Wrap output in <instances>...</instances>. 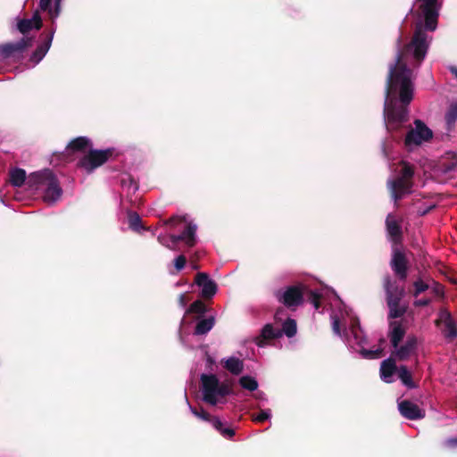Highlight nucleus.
I'll return each mask as SVG.
<instances>
[{
    "mask_svg": "<svg viewBox=\"0 0 457 457\" xmlns=\"http://www.w3.org/2000/svg\"><path fill=\"white\" fill-rule=\"evenodd\" d=\"M430 40L420 22L408 45L401 47V36L397 38L395 60L388 67L383 112L386 129L392 137L409 120L407 106L413 98L415 71L425 59Z\"/></svg>",
    "mask_w": 457,
    "mask_h": 457,
    "instance_id": "obj_1",
    "label": "nucleus"
},
{
    "mask_svg": "<svg viewBox=\"0 0 457 457\" xmlns=\"http://www.w3.org/2000/svg\"><path fill=\"white\" fill-rule=\"evenodd\" d=\"M10 182L17 187L26 182L30 190L41 194L44 202L48 204H55L62 195L58 179L49 169L31 173L27 179L24 170L13 169L10 171Z\"/></svg>",
    "mask_w": 457,
    "mask_h": 457,
    "instance_id": "obj_2",
    "label": "nucleus"
},
{
    "mask_svg": "<svg viewBox=\"0 0 457 457\" xmlns=\"http://www.w3.org/2000/svg\"><path fill=\"white\" fill-rule=\"evenodd\" d=\"M332 329L335 335L343 338L348 346L354 352L359 353L364 359L373 360L381 356L382 348L367 349V338L360 326L358 318H352L348 328L341 329V321L337 314H331Z\"/></svg>",
    "mask_w": 457,
    "mask_h": 457,
    "instance_id": "obj_3",
    "label": "nucleus"
},
{
    "mask_svg": "<svg viewBox=\"0 0 457 457\" xmlns=\"http://www.w3.org/2000/svg\"><path fill=\"white\" fill-rule=\"evenodd\" d=\"M201 392L203 401L215 406L226 403V397L232 394V388L228 383L220 381L216 375L202 374Z\"/></svg>",
    "mask_w": 457,
    "mask_h": 457,
    "instance_id": "obj_4",
    "label": "nucleus"
},
{
    "mask_svg": "<svg viewBox=\"0 0 457 457\" xmlns=\"http://www.w3.org/2000/svg\"><path fill=\"white\" fill-rule=\"evenodd\" d=\"M397 169L398 174L396 177L387 180L391 197L395 203L411 193L413 186L412 178L414 175L412 166L407 162H401Z\"/></svg>",
    "mask_w": 457,
    "mask_h": 457,
    "instance_id": "obj_5",
    "label": "nucleus"
},
{
    "mask_svg": "<svg viewBox=\"0 0 457 457\" xmlns=\"http://www.w3.org/2000/svg\"><path fill=\"white\" fill-rule=\"evenodd\" d=\"M384 287L386 294V302L389 308V318H399L405 312V308L399 303L403 296L404 290L393 282L389 277L384 279Z\"/></svg>",
    "mask_w": 457,
    "mask_h": 457,
    "instance_id": "obj_6",
    "label": "nucleus"
},
{
    "mask_svg": "<svg viewBox=\"0 0 457 457\" xmlns=\"http://www.w3.org/2000/svg\"><path fill=\"white\" fill-rule=\"evenodd\" d=\"M306 289L303 285L290 286L277 290L275 296L286 307L295 309L303 303V295L306 293Z\"/></svg>",
    "mask_w": 457,
    "mask_h": 457,
    "instance_id": "obj_7",
    "label": "nucleus"
},
{
    "mask_svg": "<svg viewBox=\"0 0 457 457\" xmlns=\"http://www.w3.org/2000/svg\"><path fill=\"white\" fill-rule=\"evenodd\" d=\"M433 137V131L420 120H414V128L411 129L405 137V145L412 149Z\"/></svg>",
    "mask_w": 457,
    "mask_h": 457,
    "instance_id": "obj_8",
    "label": "nucleus"
},
{
    "mask_svg": "<svg viewBox=\"0 0 457 457\" xmlns=\"http://www.w3.org/2000/svg\"><path fill=\"white\" fill-rule=\"evenodd\" d=\"M419 15L425 21L424 29L434 31L436 29L440 4L437 0H418Z\"/></svg>",
    "mask_w": 457,
    "mask_h": 457,
    "instance_id": "obj_9",
    "label": "nucleus"
},
{
    "mask_svg": "<svg viewBox=\"0 0 457 457\" xmlns=\"http://www.w3.org/2000/svg\"><path fill=\"white\" fill-rule=\"evenodd\" d=\"M187 403L192 414L196 418L210 422L212 426L225 438L231 439L235 435V430L227 425L226 422H223L218 417H212L208 412H206L204 409L198 411L194 408L188 402L186 397Z\"/></svg>",
    "mask_w": 457,
    "mask_h": 457,
    "instance_id": "obj_10",
    "label": "nucleus"
},
{
    "mask_svg": "<svg viewBox=\"0 0 457 457\" xmlns=\"http://www.w3.org/2000/svg\"><path fill=\"white\" fill-rule=\"evenodd\" d=\"M111 151L107 150H90L79 162V167L87 173L93 172L96 168L107 162Z\"/></svg>",
    "mask_w": 457,
    "mask_h": 457,
    "instance_id": "obj_11",
    "label": "nucleus"
},
{
    "mask_svg": "<svg viewBox=\"0 0 457 457\" xmlns=\"http://www.w3.org/2000/svg\"><path fill=\"white\" fill-rule=\"evenodd\" d=\"M31 44L32 38L23 37L16 42L0 45V61L6 60L16 54H22L25 49L31 46Z\"/></svg>",
    "mask_w": 457,
    "mask_h": 457,
    "instance_id": "obj_12",
    "label": "nucleus"
},
{
    "mask_svg": "<svg viewBox=\"0 0 457 457\" xmlns=\"http://www.w3.org/2000/svg\"><path fill=\"white\" fill-rule=\"evenodd\" d=\"M442 324V333L447 340H453L457 337V321L452 317L446 310L439 312L437 325Z\"/></svg>",
    "mask_w": 457,
    "mask_h": 457,
    "instance_id": "obj_13",
    "label": "nucleus"
},
{
    "mask_svg": "<svg viewBox=\"0 0 457 457\" xmlns=\"http://www.w3.org/2000/svg\"><path fill=\"white\" fill-rule=\"evenodd\" d=\"M196 229L197 226L195 223L189 222L179 235H170V241L173 245H177L178 242L182 241L187 246L192 247L197 241Z\"/></svg>",
    "mask_w": 457,
    "mask_h": 457,
    "instance_id": "obj_14",
    "label": "nucleus"
},
{
    "mask_svg": "<svg viewBox=\"0 0 457 457\" xmlns=\"http://www.w3.org/2000/svg\"><path fill=\"white\" fill-rule=\"evenodd\" d=\"M195 284L202 288V295L212 298L217 292V284L204 272L197 273Z\"/></svg>",
    "mask_w": 457,
    "mask_h": 457,
    "instance_id": "obj_15",
    "label": "nucleus"
},
{
    "mask_svg": "<svg viewBox=\"0 0 457 457\" xmlns=\"http://www.w3.org/2000/svg\"><path fill=\"white\" fill-rule=\"evenodd\" d=\"M398 410L404 418L411 420H420L425 416L423 410H421L417 404L408 400L399 402Z\"/></svg>",
    "mask_w": 457,
    "mask_h": 457,
    "instance_id": "obj_16",
    "label": "nucleus"
},
{
    "mask_svg": "<svg viewBox=\"0 0 457 457\" xmlns=\"http://www.w3.org/2000/svg\"><path fill=\"white\" fill-rule=\"evenodd\" d=\"M393 348V353L396 358L400 361H404L415 353L417 348V339L413 336L408 337L403 345H398V346Z\"/></svg>",
    "mask_w": 457,
    "mask_h": 457,
    "instance_id": "obj_17",
    "label": "nucleus"
},
{
    "mask_svg": "<svg viewBox=\"0 0 457 457\" xmlns=\"http://www.w3.org/2000/svg\"><path fill=\"white\" fill-rule=\"evenodd\" d=\"M391 267L400 279L404 280L407 278V262L402 252L398 250L394 251Z\"/></svg>",
    "mask_w": 457,
    "mask_h": 457,
    "instance_id": "obj_18",
    "label": "nucleus"
},
{
    "mask_svg": "<svg viewBox=\"0 0 457 457\" xmlns=\"http://www.w3.org/2000/svg\"><path fill=\"white\" fill-rule=\"evenodd\" d=\"M281 337L282 331L280 328H274L272 324H266L262 328L260 336L255 337L254 343L259 347H264L268 340L278 338Z\"/></svg>",
    "mask_w": 457,
    "mask_h": 457,
    "instance_id": "obj_19",
    "label": "nucleus"
},
{
    "mask_svg": "<svg viewBox=\"0 0 457 457\" xmlns=\"http://www.w3.org/2000/svg\"><path fill=\"white\" fill-rule=\"evenodd\" d=\"M55 33V29H52L49 35H47L46 38L41 43L37 49L32 53L29 60L34 63V65L39 63L43 58L46 56L47 52L49 51L52 41L54 38V35Z\"/></svg>",
    "mask_w": 457,
    "mask_h": 457,
    "instance_id": "obj_20",
    "label": "nucleus"
},
{
    "mask_svg": "<svg viewBox=\"0 0 457 457\" xmlns=\"http://www.w3.org/2000/svg\"><path fill=\"white\" fill-rule=\"evenodd\" d=\"M41 27L42 20L37 11L30 19H22L17 23V29L22 34H26L33 29H39Z\"/></svg>",
    "mask_w": 457,
    "mask_h": 457,
    "instance_id": "obj_21",
    "label": "nucleus"
},
{
    "mask_svg": "<svg viewBox=\"0 0 457 457\" xmlns=\"http://www.w3.org/2000/svg\"><path fill=\"white\" fill-rule=\"evenodd\" d=\"M396 370L397 367L394 359L388 358L384 360L380 365L381 379L386 383L393 382V377Z\"/></svg>",
    "mask_w": 457,
    "mask_h": 457,
    "instance_id": "obj_22",
    "label": "nucleus"
},
{
    "mask_svg": "<svg viewBox=\"0 0 457 457\" xmlns=\"http://www.w3.org/2000/svg\"><path fill=\"white\" fill-rule=\"evenodd\" d=\"M220 362L223 368L232 375H239L244 370V361L235 356L223 358Z\"/></svg>",
    "mask_w": 457,
    "mask_h": 457,
    "instance_id": "obj_23",
    "label": "nucleus"
},
{
    "mask_svg": "<svg viewBox=\"0 0 457 457\" xmlns=\"http://www.w3.org/2000/svg\"><path fill=\"white\" fill-rule=\"evenodd\" d=\"M405 335V329L401 322L393 321L390 323L389 338L393 347L398 346Z\"/></svg>",
    "mask_w": 457,
    "mask_h": 457,
    "instance_id": "obj_24",
    "label": "nucleus"
},
{
    "mask_svg": "<svg viewBox=\"0 0 457 457\" xmlns=\"http://www.w3.org/2000/svg\"><path fill=\"white\" fill-rule=\"evenodd\" d=\"M445 120L446 131L451 132L454 129L455 123L457 121V101L450 104L445 112Z\"/></svg>",
    "mask_w": 457,
    "mask_h": 457,
    "instance_id": "obj_25",
    "label": "nucleus"
},
{
    "mask_svg": "<svg viewBox=\"0 0 457 457\" xmlns=\"http://www.w3.org/2000/svg\"><path fill=\"white\" fill-rule=\"evenodd\" d=\"M120 186L128 194H134L139 187L137 181L131 174L129 173L122 174L120 178Z\"/></svg>",
    "mask_w": 457,
    "mask_h": 457,
    "instance_id": "obj_26",
    "label": "nucleus"
},
{
    "mask_svg": "<svg viewBox=\"0 0 457 457\" xmlns=\"http://www.w3.org/2000/svg\"><path fill=\"white\" fill-rule=\"evenodd\" d=\"M386 224L387 232L392 238L396 239L400 237L402 233L401 227L393 215H387Z\"/></svg>",
    "mask_w": 457,
    "mask_h": 457,
    "instance_id": "obj_27",
    "label": "nucleus"
},
{
    "mask_svg": "<svg viewBox=\"0 0 457 457\" xmlns=\"http://www.w3.org/2000/svg\"><path fill=\"white\" fill-rule=\"evenodd\" d=\"M213 317L200 320L195 326V335H205L213 328Z\"/></svg>",
    "mask_w": 457,
    "mask_h": 457,
    "instance_id": "obj_28",
    "label": "nucleus"
},
{
    "mask_svg": "<svg viewBox=\"0 0 457 457\" xmlns=\"http://www.w3.org/2000/svg\"><path fill=\"white\" fill-rule=\"evenodd\" d=\"M282 336L286 335L287 337H293L297 332L296 321L294 319L288 318L282 324Z\"/></svg>",
    "mask_w": 457,
    "mask_h": 457,
    "instance_id": "obj_29",
    "label": "nucleus"
},
{
    "mask_svg": "<svg viewBox=\"0 0 457 457\" xmlns=\"http://www.w3.org/2000/svg\"><path fill=\"white\" fill-rule=\"evenodd\" d=\"M398 378L401 379L403 385H405L409 388L415 387V385L412 382L411 372L408 370L407 367L404 365L400 366L397 369Z\"/></svg>",
    "mask_w": 457,
    "mask_h": 457,
    "instance_id": "obj_30",
    "label": "nucleus"
},
{
    "mask_svg": "<svg viewBox=\"0 0 457 457\" xmlns=\"http://www.w3.org/2000/svg\"><path fill=\"white\" fill-rule=\"evenodd\" d=\"M89 139L86 137H79L73 140H71L67 148L71 151H80L85 149L88 144Z\"/></svg>",
    "mask_w": 457,
    "mask_h": 457,
    "instance_id": "obj_31",
    "label": "nucleus"
},
{
    "mask_svg": "<svg viewBox=\"0 0 457 457\" xmlns=\"http://www.w3.org/2000/svg\"><path fill=\"white\" fill-rule=\"evenodd\" d=\"M239 385L245 390L255 391L258 388V381L248 375L243 376L239 378Z\"/></svg>",
    "mask_w": 457,
    "mask_h": 457,
    "instance_id": "obj_32",
    "label": "nucleus"
},
{
    "mask_svg": "<svg viewBox=\"0 0 457 457\" xmlns=\"http://www.w3.org/2000/svg\"><path fill=\"white\" fill-rule=\"evenodd\" d=\"M128 220L129 226L132 230L139 232L140 230L144 229L141 224V218L137 212H129L128 214Z\"/></svg>",
    "mask_w": 457,
    "mask_h": 457,
    "instance_id": "obj_33",
    "label": "nucleus"
},
{
    "mask_svg": "<svg viewBox=\"0 0 457 457\" xmlns=\"http://www.w3.org/2000/svg\"><path fill=\"white\" fill-rule=\"evenodd\" d=\"M205 312L206 307L204 303L202 301L197 300L189 306V308L186 311V314L195 313L201 316L204 314Z\"/></svg>",
    "mask_w": 457,
    "mask_h": 457,
    "instance_id": "obj_34",
    "label": "nucleus"
},
{
    "mask_svg": "<svg viewBox=\"0 0 457 457\" xmlns=\"http://www.w3.org/2000/svg\"><path fill=\"white\" fill-rule=\"evenodd\" d=\"M307 296L315 310H318L320 308V299L322 298V293L318 290H310L307 293Z\"/></svg>",
    "mask_w": 457,
    "mask_h": 457,
    "instance_id": "obj_35",
    "label": "nucleus"
},
{
    "mask_svg": "<svg viewBox=\"0 0 457 457\" xmlns=\"http://www.w3.org/2000/svg\"><path fill=\"white\" fill-rule=\"evenodd\" d=\"M271 418V411L270 409L261 410V411L257 414H253L252 419L255 422H263Z\"/></svg>",
    "mask_w": 457,
    "mask_h": 457,
    "instance_id": "obj_36",
    "label": "nucleus"
},
{
    "mask_svg": "<svg viewBox=\"0 0 457 457\" xmlns=\"http://www.w3.org/2000/svg\"><path fill=\"white\" fill-rule=\"evenodd\" d=\"M62 0H54V9L49 10V17L53 21V22L55 21V20L58 18V16L61 13L62 11Z\"/></svg>",
    "mask_w": 457,
    "mask_h": 457,
    "instance_id": "obj_37",
    "label": "nucleus"
},
{
    "mask_svg": "<svg viewBox=\"0 0 457 457\" xmlns=\"http://www.w3.org/2000/svg\"><path fill=\"white\" fill-rule=\"evenodd\" d=\"M413 286L415 287L414 296L419 295L420 293L426 291L429 287V285L420 278L417 279Z\"/></svg>",
    "mask_w": 457,
    "mask_h": 457,
    "instance_id": "obj_38",
    "label": "nucleus"
},
{
    "mask_svg": "<svg viewBox=\"0 0 457 457\" xmlns=\"http://www.w3.org/2000/svg\"><path fill=\"white\" fill-rule=\"evenodd\" d=\"M157 240L158 242L162 245L163 246L170 249V250H175V245H173L170 241V236L168 237L166 236H163V235H159L158 237H157Z\"/></svg>",
    "mask_w": 457,
    "mask_h": 457,
    "instance_id": "obj_39",
    "label": "nucleus"
},
{
    "mask_svg": "<svg viewBox=\"0 0 457 457\" xmlns=\"http://www.w3.org/2000/svg\"><path fill=\"white\" fill-rule=\"evenodd\" d=\"M186 262H187L186 257L184 255H179L174 260V266L177 270H181L185 267Z\"/></svg>",
    "mask_w": 457,
    "mask_h": 457,
    "instance_id": "obj_40",
    "label": "nucleus"
},
{
    "mask_svg": "<svg viewBox=\"0 0 457 457\" xmlns=\"http://www.w3.org/2000/svg\"><path fill=\"white\" fill-rule=\"evenodd\" d=\"M52 1L53 0H40L38 4L39 9L49 13V10L54 9V7L51 6Z\"/></svg>",
    "mask_w": 457,
    "mask_h": 457,
    "instance_id": "obj_41",
    "label": "nucleus"
},
{
    "mask_svg": "<svg viewBox=\"0 0 457 457\" xmlns=\"http://www.w3.org/2000/svg\"><path fill=\"white\" fill-rule=\"evenodd\" d=\"M381 148H382V152H383V154L385 155V157L389 158L390 157V152H389V145H388V141L387 140H385L382 143Z\"/></svg>",
    "mask_w": 457,
    "mask_h": 457,
    "instance_id": "obj_42",
    "label": "nucleus"
},
{
    "mask_svg": "<svg viewBox=\"0 0 457 457\" xmlns=\"http://www.w3.org/2000/svg\"><path fill=\"white\" fill-rule=\"evenodd\" d=\"M179 304L181 308H185L187 304V298L186 294H180L179 296Z\"/></svg>",
    "mask_w": 457,
    "mask_h": 457,
    "instance_id": "obj_43",
    "label": "nucleus"
},
{
    "mask_svg": "<svg viewBox=\"0 0 457 457\" xmlns=\"http://www.w3.org/2000/svg\"><path fill=\"white\" fill-rule=\"evenodd\" d=\"M435 206L434 205H429L426 208H419L418 210V214L420 216H423L425 214H427L430 210H432Z\"/></svg>",
    "mask_w": 457,
    "mask_h": 457,
    "instance_id": "obj_44",
    "label": "nucleus"
},
{
    "mask_svg": "<svg viewBox=\"0 0 457 457\" xmlns=\"http://www.w3.org/2000/svg\"><path fill=\"white\" fill-rule=\"evenodd\" d=\"M181 221H182V219H181V218H179V217H173V218L169 219V220L166 221V224H167V225H170V226H176L177 222H181Z\"/></svg>",
    "mask_w": 457,
    "mask_h": 457,
    "instance_id": "obj_45",
    "label": "nucleus"
},
{
    "mask_svg": "<svg viewBox=\"0 0 457 457\" xmlns=\"http://www.w3.org/2000/svg\"><path fill=\"white\" fill-rule=\"evenodd\" d=\"M445 444L449 447H457V437L445 440Z\"/></svg>",
    "mask_w": 457,
    "mask_h": 457,
    "instance_id": "obj_46",
    "label": "nucleus"
},
{
    "mask_svg": "<svg viewBox=\"0 0 457 457\" xmlns=\"http://www.w3.org/2000/svg\"><path fill=\"white\" fill-rule=\"evenodd\" d=\"M429 303H430L429 299H420V300L415 301L414 304L416 306H426V305H428Z\"/></svg>",
    "mask_w": 457,
    "mask_h": 457,
    "instance_id": "obj_47",
    "label": "nucleus"
},
{
    "mask_svg": "<svg viewBox=\"0 0 457 457\" xmlns=\"http://www.w3.org/2000/svg\"><path fill=\"white\" fill-rule=\"evenodd\" d=\"M255 397L259 400H262V401H266L267 398L265 396V394L263 392H258L255 395Z\"/></svg>",
    "mask_w": 457,
    "mask_h": 457,
    "instance_id": "obj_48",
    "label": "nucleus"
},
{
    "mask_svg": "<svg viewBox=\"0 0 457 457\" xmlns=\"http://www.w3.org/2000/svg\"><path fill=\"white\" fill-rule=\"evenodd\" d=\"M450 71L457 78V68L456 67H451Z\"/></svg>",
    "mask_w": 457,
    "mask_h": 457,
    "instance_id": "obj_49",
    "label": "nucleus"
},
{
    "mask_svg": "<svg viewBox=\"0 0 457 457\" xmlns=\"http://www.w3.org/2000/svg\"><path fill=\"white\" fill-rule=\"evenodd\" d=\"M184 323H185V319H183V320H181V324H180V330H179V333H180V334L182 333V329H183Z\"/></svg>",
    "mask_w": 457,
    "mask_h": 457,
    "instance_id": "obj_50",
    "label": "nucleus"
}]
</instances>
